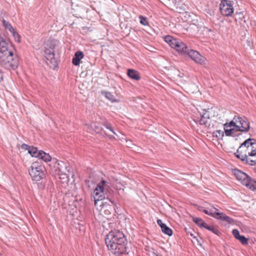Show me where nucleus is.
Wrapping results in <instances>:
<instances>
[{
  "mask_svg": "<svg viewBox=\"0 0 256 256\" xmlns=\"http://www.w3.org/2000/svg\"><path fill=\"white\" fill-rule=\"evenodd\" d=\"M240 132V130H235V131L234 132V135H236V136H238L240 135V134L238 133V132Z\"/></svg>",
  "mask_w": 256,
  "mask_h": 256,
  "instance_id": "4c0bfd02",
  "label": "nucleus"
},
{
  "mask_svg": "<svg viewBox=\"0 0 256 256\" xmlns=\"http://www.w3.org/2000/svg\"><path fill=\"white\" fill-rule=\"evenodd\" d=\"M186 54L188 55L193 60L198 64H202L205 62V58L196 50L188 49Z\"/></svg>",
  "mask_w": 256,
  "mask_h": 256,
  "instance_id": "9b49d317",
  "label": "nucleus"
},
{
  "mask_svg": "<svg viewBox=\"0 0 256 256\" xmlns=\"http://www.w3.org/2000/svg\"><path fill=\"white\" fill-rule=\"evenodd\" d=\"M234 120L237 122L236 126L238 130H240L241 132H247L250 130V124L246 118L235 116Z\"/></svg>",
  "mask_w": 256,
  "mask_h": 256,
  "instance_id": "9d476101",
  "label": "nucleus"
},
{
  "mask_svg": "<svg viewBox=\"0 0 256 256\" xmlns=\"http://www.w3.org/2000/svg\"><path fill=\"white\" fill-rule=\"evenodd\" d=\"M70 170L68 164L61 160L56 161L51 168L52 172H54V174L58 176L62 182L68 181Z\"/></svg>",
  "mask_w": 256,
  "mask_h": 256,
  "instance_id": "39448f33",
  "label": "nucleus"
},
{
  "mask_svg": "<svg viewBox=\"0 0 256 256\" xmlns=\"http://www.w3.org/2000/svg\"><path fill=\"white\" fill-rule=\"evenodd\" d=\"M201 118L199 120V123L200 125H204L207 126V124L210 120V114L208 111L204 110L202 114H200Z\"/></svg>",
  "mask_w": 256,
  "mask_h": 256,
  "instance_id": "4468645a",
  "label": "nucleus"
},
{
  "mask_svg": "<svg viewBox=\"0 0 256 256\" xmlns=\"http://www.w3.org/2000/svg\"><path fill=\"white\" fill-rule=\"evenodd\" d=\"M216 210L215 214H214V218L218 220L226 222L228 224H234V220L232 218L227 216L224 212H218V209L216 208H213Z\"/></svg>",
  "mask_w": 256,
  "mask_h": 256,
  "instance_id": "f8f14e48",
  "label": "nucleus"
},
{
  "mask_svg": "<svg viewBox=\"0 0 256 256\" xmlns=\"http://www.w3.org/2000/svg\"><path fill=\"white\" fill-rule=\"evenodd\" d=\"M104 126L106 128L109 130L110 132H112L114 134H116V132L114 131L113 128L110 124L106 122L104 124Z\"/></svg>",
  "mask_w": 256,
  "mask_h": 256,
  "instance_id": "473e14b6",
  "label": "nucleus"
},
{
  "mask_svg": "<svg viewBox=\"0 0 256 256\" xmlns=\"http://www.w3.org/2000/svg\"><path fill=\"white\" fill-rule=\"evenodd\" d=\"M157 224H158L162 228L163 226H164L165 224L162 222V220L160 219H158L157 220Z\"/></svg>",
  "mask_w": 256,
  "mask_h": 256,
  "instance_id": "c9c22d12",
  "label": "nucleus"
},
{
  "mask_svg": "<svg viewBox=\"0 0 256 256\" xmlns=\"http://www.w3.org/2000/svg\"><path fill=\"white\" fill-rule=\"evenodd\" d=\"M102 94L108 100L112 102H116L114 96L110 92L106 91H102Z\"/></svg>",
  "mask_w": 256,
  "mask_h": 256,
  "instance_id": "5701e85b",
  "label": "nucleus"
},
{
  "mask_svg": "<svg viewBox=\"0 0 256 256\" xmlns=\"http://www.w3.org/2000/svg\"><path fill=\"white\" fill-rule=\"evenodd\" d=\"M235 0H222L220 10L222 14L226 16H231L234 12Z\"/></svg>",
  "mask_w": 256,
  "mask_h": 256,
  "instance_id": "1a4fd4ad",
  "label": "nucleus"
},
{
  "mask_svg": "<svg viewBox=\"0 0 256 256\" xmlns=\"http://www.w3.org/2000/svg\"><path fill=\"white\" fill-rule=\"evenodd\" d=\"M202 211L204 214L208 215V216H212L214 218V214H215V212H213V210H201Z\"/></svg>",
  "mask_w": 256,
  "mask_h": 256,
  "instance_id": "2f4dec72",
  "label": "nucleus"
},
{
  "mask_svg": "<svg viewBox=\"0 0 256 256\" xmlns=\"http://www.w3.org/2000/svg\"><path fill=\"white\" fill-rule=\"evenodd\" d=\"M232 234L236 239L240 236L239 231L236 229L232 230Z\"/></svg>",
  "mask_w": 256,
  "mask_h": 256,
  "instance_id": "72a5a7b5",
  "label": "nucleus"
},
{
  "mask_svg": "<svg viewBox=\"0 0 256 256\" xmlns=\"http://www.w3.org/2000/svg\"><path fill=\"white\" fill-rule=\"evenodd\" d=\"M40 150H38L36 148L32 146L31 148H30L28 153L32 156L35 158H38L40 154Z\"/></svg>",
  "mask_w": 256,
  "mask_h": 256,
  "instance_id": "aec40b11",
  "label": "nucleus"
},
{
  "mask_svg": "<svg viewBox=\"0 0 256 256\" xmlns=\"http://www.w3.org/2000/svg\"><path fill=\"white\" fill-rule=\"evenodd\" d=\"M176 50L181 54H186L188 50V48L181 40H178L172 48Z\"/></svg>",
  "mask_w": 256,
  "mask_h": 256,
  "instance_id": "ddd939ff",
  "label": "nucleus"
},
{
  "mask_svg": "<svg viewBox=\"0 0 256 256\" xmlns=\"http://www.w3.org/2000/svg\"><path fill=\"white\" fill-rule=\"evenodd\" d=\"M84 54L81 51H77L74 55L72 58V63L76 66L80 65V60L83 58Z\"/></svg>",
  "mask_w": 256,
  "mask_h": 256,
  "instance_id": "2eb2a0df",
  "label": "nucleus"
},
{
  "mask_svg": "<svg viewBox=\"0 0 256 256\" xmlns=\"http://www.w3.org/2000/svg\"><path fill=\"white\" fill-rule=\"evenodd\" d=\"M237 240H239L242 244H248V239L246 238L244 236L240 235Z\"/></svg>",
  "mask_w": 256,
  "mask_h": 256,
  "instance_id": "c756f323",
  "label": "nucleus"
},
{
  "mask_svg": "<svg viewBox=\"0 0 256 256\" xmlns=\"http://www.w3.org/2000/svg\"><path fill=\"white\" fill-rule=\"evenodd\" d=\"M106 182L104 180H101L96 186L94 190L93 197L94 198V205L102 206L103 202H102L105 196L104 194V184Z\"/></svg>",
  "mask_w": 256,
  "mask_h": 256,
  "instance_id": "6e6552de",
  "label": "nucleus"
},
{
  "mask_svg": "<svg viewBox=\"0 0 256 256\" xmlns=\"http://www.w3.org/2000/svg\"><path fill=\"white\" fill-rule=\"evenodd\" d=\"M204 228L212 232L218 236H219L221 234L220 232L218 230V227L216 226H208L206 224Z\"/></svg>",
  "mask_w": 256,
  "mask_h": 256,
  "instance_id": "6ab92c4d",
  "label": "nucleus"
},
{
  "mask_svg": "<svg viewBox=\"0 0 256 256\" xmlns=\"http://www.w3.org/2000/svg\"><path fill=\"white\" fill-rule=\"evenodd\" d=\"M139 18L140 20V22L144 26H148V18L146 17L140 16Z\"/></svg>",
  "mask_w": 256,
  "mask_h": 256,
  "instance_id": "c85d7f7f",
  "label": "nucleus"
},
{
  "mask_svg": "<svg viewBox=\"0 0 256 256\" xmlns=\"http://www.w3.org/2000/svg\"><path fill=\"white\" fill-rule=\"evenodd\" d=\"M32 146H30L26 144H22V148L24 149L27 150L28 152L29 151L30 148H31Z\"/></svg>",
  "mask_w": 256,
  "mask_h": 256,
  "instance_id": "f704fd0d",
  "label": "nucleus"
},
{
  "mask_svg": "<svg viewBox=\"0 0 256 256\" xmlns=\"http://www.w3.org/2000/svg\"><path fill=\"white\" fill-rule=\"evenodd\" d=\"M164 41L168 43L170 46L172 48L174 46L175 42H176L178 39H176L171 36L168 35L164 38Z\"/></svg>",
  "mask_w": 256,
  "mask_h": 256,
  "instance_id": "a211bd4d",
  "label": "nucleus"
},
{
  "mask_svg": "<svg viewBox=\"0 0 256 256\" xmlns=\"http://www.w3.org/2000/svg\"><path fill=\"white\" fill-rule=\"evenodd\" d=\"M12 36H14L15 41L19 42H20V35L15 30H14V32H11Z\"/></svg>",
  "mask_w": 256,
  "mask_h": 256,
  "instance_id": "7c9ffc66",
  "label": "nucleus"
},
{
  "mask_svg": "<svg viewBox=\"0 0 256 256\" xmlns=\"http://www.w3.org/2000/svg\"><path fill=\"white\" fill-rule=\"evenodd\" d=\"M234 155L245 164L250 166L256 164V140L249 138L244 140Z\"/></svg>",
  "mask_w": 256,
  "mask_h": 256,
  "instance_id": "f03ea898",
  "label": "nucleus"
},
{
  "mask_svg": "<svg viewBox=\"0 0 256 256\" xmlns=\"http://www.w3.org/2000/svg\"><path fill=\"white\" fill-rule=\"evenodd\" d=\"M12 47L8 41L0 36V63L8 70H15L18 66V60L14 58Z\"/></svg>",
  "mask_w": 256,
  "mask_h": 256,
  "instance_id": "7ed1b4c3",
  "label": "nucleus"
},
{
  "mask_svg": "<svg viewBox=\"0 0 256 256\" xmlns=\"http://www.w3.org/2000/svg\"><path fill=\"white\" fill-rule=\"evenodd\" d=\"M193 221L200 227L205 228L207 224L204 221L199 218L195 217L193 218Z\"/></svg>",
  "mask_w": 256,
  "mask_h": 256,
  "instance_id": "4be33fe9",
  "label": "nucleus"
},
{
  "mask_svg": "<svg viewBox=\"0 0 256 256\" xmlns=\"http://www.w3.org/2000/svg\"><path fill=\"white\" fill-rule=\"evenodd\" d=\"M129 78L138 81L141 79L140 73L134 69L129 68Z\"/></svg>",
  "mask_w": 256,
  "mask_h": 256,
  "instance_id": "dca6fc26",
  "label": "nucleus"
},
{
  "mask_svg": "<svg viewBox=\"0 0 256 256\" xmlns=\"http://www.w3.org/2000/svg\"><path fill=\"white\" fill-rule=\"evenodd\" d=\"M46 170L44 166L38 162H33L28 170L29 174L33 180L38 182L46 176Z\"/></svg>",
  "mask_w": 256,
  "mask_h": 256,
  "instance_id": "0eeeda50",
  "label": "nucleus"
},
{
  "mask_svg": "<svg viewBox=\"0 0 256 256\" xmlns=\"http://www.w3.org/2000/svg\"><path fill=\"white\" fill-rule=\"evenodd\" d=\"M4 79V74L2 70L0 69V82Z\"/></svg>",
  "mask_w": 256,
  "mask_h": 256,
  "instance_id": "e433bc0d",
  "label": "nucleus"
},
{
  "mask_svg": "<svg viewBox=\"0 0 256 256\" xmlns=\"http://www.w3.org/2000/svg\"><path fill=\"white\" fill-rule=\"evenodd\" d=\"M56 44V41L52 40H48L44 44V56L46 58V62L50 68H54L57 66V62L54 58V48Z\"/></svg>",
  "mask_w": 256,
  "mask_h": 256,
  "instance_id": "20e7f679",
  "label": "nucleus"
},
{
  "mask_svg": "<svg viewBox=\"0 0 256 256\" xmlns=\"http://www.w3.org/2000/svg\"><path fill=\"white\" fill-rule=\"evenodd\" d=\"M126 74L128 75V70H126Z\"/></svg>",
  "mask_w": 256,
  "mask_h": 256,
  "instance_id": "58836bf2",
  "label": "nucleus"
},
{
  "mask_svg": "<svg viewBox=\"0 0 256 256\" xmlns=\"http://www.w3.org/2000/svg\"><path fill=\"white\" fill-rule=\"evenodd\" d=\"M2 23L5 28L8 30L10 33L12 32H14V28L8 21L6 20H2Z\"/></svg>",
  "mask_w": 256,
  "mask_h": 256,
  "instance_id": "b1692460",
  "label": "nucleus"
},
{
  "mask_svg": "<svg viewBox=\"0 0 256 256\" xmlns=\"http://www.w3.org/2000/svg\"><path fill=\"white\" fill-rule=\"evenodd\" d=\"M232 173L242 184L252 191H256V180L252 179L246 173L237 168L234 169Z\"/></svg>",
  "mask_w": 256,
  "mask_h": 256,
  "instance_id": "423d86ee",
  "label": "nucleus"
},
{
  "mask_svg": "<svg viewBox=\"0 0 256 256\" xmlns=\"http://www.w3.org/2000/svg\"><path fill=\"white\" fill-rule=\"evenodd\" d=\"M105 242L108 250L115 254H120L126 251V237L119 230H112L107 234Z\"/></svg>",
  "mask_w": 256,
  "mask_h": 256,
  "instance_id": "f257e3e1",
  "label": "nucleus"
},
{
  "mask_svg": "<svg viewBox=\"0 0 256 256\" xmlns=\"http://www.w3.org/2000/svg\"><path fill=\"white\" fill-rule=\"evenodd\" d=\"M212 136L218 139H222L224 136V132L221 130H216L212 132Z\"/></svg>",
  "mask_w": 256,
  "mask_h": 256,
  "instance_id": "bb28decb",
  "label": "nucleus"
},
{
  "mask_svg": "<svg viewBox=\"0 0 256 256\" xmlns=\"http://www.w3.org/2000/svg\"><path fill=\"white\" fill-rule=\"evenodd\" d=\"M92 128L98 134H100L102 135L104 134L103 129L99 126L96 125V124L94 126H91Z\"/></svg>",
  "mask_w": 256,
  "mask_h": 256,
  "instance_id": "a878e982",
  "label": "nucleus"
},
{
  "mask_svg": "<svg viewBox=\"0 0 256 256\" xmlns=\"http://www.w3.org/2000/svg\"><path fill=\"white\" fill-rule=\"evenodd\" d=\"M162 231L163 233L168 236H171L172 234V231L171 228L168 227L166 224L163 226L161 228Z\"/></svg>",
  "mask_w": 256,
  "mask_h": 256,
  "instance_id": "393cba45",
  "label": "nucleus"
},
{
  "mask_svg": "<svg viewBox=\"0 0 256 256\" xmlns=\"http://www.w3.org/2000/svg\"><path fill=\"white\" fill-rule=\"evenodd\" d=\"M237 122H236V120H234V118L232 120L230 121V122H226L225 124H224V128H228V127H236L237 126Z\"/></svg>",
  "mask_w": 256,
  "mask_h": 256,
  "instance_id": "cd10ccee",
  "label": "nucleus"
},
{
  "mask_svg": "<svg viewBox=\"0 0 256 256\" xmlns=\"http://www.w3.org/2000/svg\"><path fill=\"white\" fill-rule=\"evenodd\" d=\"M45 162H50L52 158L48 154L42 150H40V156L38 158Z\"/></svg>",
  "mask_w": 256,
  "mask_h": 256,
  "instance_id": "f3484780",
  "label": "nucleus"
},
{
  "mask_svg": "<svg viewBox=\"0 0 256 256\" xmlns=\"http://www.w3.org/2000/svg\"><path fill=\"white\" fill-rule=\"evenodd\" d=\"M224 129L226 136H231L232 137H236V135L234 134V132L235 130H238V128L236 126V128H232L230 129H228V128H224Z\"/></svg>",
  "mask_w": 256,
  "mask_h": 256,
  "instance_id": "412c9836",
  "label": "nucleus"
}]
</instances>
